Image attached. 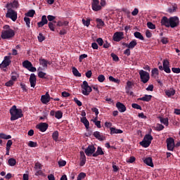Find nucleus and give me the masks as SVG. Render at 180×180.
Listing matches in <instances>:
<instances>
[{"label": "nucleus", "mask_w": 180, "mask_h": 180, "mask_svg": "<svg viewBox=\"0 0 180 180\" xmlns=\"http://www.w3.org/2000/svg\"><path fill=\"white\" fill-rule=\"evenodd\" d=\"M10 114L11 115V121L17 120L24 116L22 110L21 109H18L16 105H13L12 108L10 109Z\"/></svg>", "instance_id": "1"}, {"label": "nucleus", "mask_w": 180, "mask_h": 180, "mask_svg": "<svg viewBox=\"0 0 180 180\" xmlns=\"http://www.w3.org/2000/svg\"><path fill=\"white\" fill-rule=\"evenodd\" d=\"M153 140V137L152 136L151 134H146L143 141L140 142V146H141L143 148H148Z\"/></svg>", "instance_id": "2"}, {"label": "nucleus", "mask_w": 180, "mask_h": 180, "mask_svg": "<svg viewBox=\"0 0 180 180\" xmlns=\"http://www.w3.org/2000/svg\"><path fill=\"white\" fill-rule=\"evenodd\" d=\"M82 87V93L84 96L90 95V92L92 91V89L90 86H89V83L86 81H84L81 84Z\"/></svg>", "instance_id": "3"}, {"label": "nucleus", "mask_w": 180, "mask_h": 180, "mask_svg": "<svg viewBox=\"0 0 180 180\" xmlns=\"http://www.w3.org/2000/svg\"><path fill=\"white\" fill-rule=\"evenodd\" d=\"M160 70H164L165 72L169 74L171 73L170 66H169V60H162V65H160L158 66Z\"/></svg>", "instance_id": "4"}, {"label": "nucleus", "mask_w": 180, "mask_h": 180, "mask_svg": "<svg viewBox=\"0 0 180 180\" xmlns=\"http://www.w3.org/2000/svg\"><path fill=\"white\" fill-rule=\"evenodd\" d=\"M139 75L143 84H147V82L150 80V73L141 70L139 71Z\"/></svg>", "instance_id": "5"}, {"label": "nucleus", "mask_w": 180, "mask_h": 180, "mask_svg": "<svg viewBox=\"0 0 180 180\" xmlns=\"http://www.w3.org/2000/svg\"><path fill=\"white\" fill-rule=\"evenodd\" d=\"M7 13L6 15V18H11L13 22L16 21L18 18V13L15 10L7 8Z\"/></svg>", "instance_id": "6"}, {"label": "nucleus", "mask_w": 180, "mask_h": 180, "mask_svg": "<svg viewBox=\"0 0 180 180\" xmlns=\"http://www.w3.org/2000/svg\"><path fill=\"white\" fill-rule=\"evenodd\" d=\"M179 26V18L178 17H171L169 21V27L175 28Z\"/></svg>", "instance_id": "7"}, {"label": "nucleus", "mask_w": 180, "mask_h": 180, "mask_svg": "<svg viewBox=\"0 0 180 180\" xmlns=\"http://www.w3.org/2000/svg\"><path fill=\"white\" fill-rule=\"evenodd\" d=\"M14 36H15L14 30H6L2 32L1 38L3 39H8L14 37Z\"/></svg>", "instance_id": "8"}, {"label": "nucleus", "mask_w": 180, "mask_h": 180, "mask_svg": "<svg viewBox=\"0 0 180 180\" xmlns=\"http://www.w3.org/2000/svg\"><path fill=\"white\" fill-rule=\"evenodd\" d=\"M167 148L169 151H174L175 148V140L173 138L166 139Z\"/></svg>", "instance_id": "9"}, {"label": "nucleus", "mask_w": 180, "mask_h": 180, "mask_svg": "<svg viewBox=\"0 0 180 180\" xmlns=\"http://www.w3.org/2000/svg\"><path fill=\"white\" fill-rule=\"evenodd\" d=\"M96 148L94 145H89L87 148L85 149L84 153L87 155V157H91L94 154H95Z\"/></svg>", "instance_id": "10"}, {"label": "nucleus", "mask_w": 180, "mask_h": 180, "mask_svg": "<svg viewBox=\"0 0 180 180\" xmlns=\"http://www.w3.org/2000/svg\"><path fill=\"white\" fill-rule=\"evenodd\" d=\"M124 34L123 32H116L112 36V40L119 42L124 38Z\"/></svg>", "instance_id": "11"}, {"label": "nucleus", "mask_w": 180, "mask_h": 180, "mask_svg": "<svg viewBox=\"0 0 180 180\" xmlns=\"http://www.w3.org/2000/svg\"><path fill=\"white\" fill-rule=\"evenodd\" d=\"M91 8L94 11H99L102 9V7L100 6L99 0H93L91 3Z\"/></svg>", "instance_id": "12"}, {"label": "nucleus", "mask_w": 180, "mask_h": 180, "mask_svg": "<svg viewBox=\"0 0 180 180\" xmlns=\"http://www.w3.org/2000/svg\"><path fill=\"white\" fill-rule=\"evenodd\" d=\"M36 127L40 131L44 132L49 129V124L46 122H40L37 125Z\"/></svg>", "instance_id": "13"}, {"label": "nucleus", "mask_w": 180, "mask_h": 180, "mask_svg": "<svg viewBox=\"0 0 180 180\" xmlns=\"http://www.w3.org/2000/svg\"><path fill=\"white\" fill-rule=\"evenodd\" d=\"M51 99H53V98H51L49 92H46L45 95L41 96V101L42 103L46 104L50 102Z\"/></svg>", "instance_id": "14"}, {"label": "nucleus", "mask_w": 180, "mask_h": 180, "mask_svg": "<svg viewBox=\"0 0 180 180\" xmlns=\"http://www.w3.org/2000/svg\"><path fill=\"white\" fill-rule=\"evenodd\" d=\"M11 56H5L4 59L3 60V68H6L8 67V65H11Z\"/></svg>", "instance_id": "15"}, {"label": "nucleus", "mask_w": 180, "mask_h": 180, "mask_svg": "<svg viewBox=\"0 0 180 180\" xmlns=\"http://www.w3.org/2000/svg\"><path fill=\"white\" fill-rule=\"evenodd\" d=\"M30 82L32 87H35L37 84V78L36 75L34 73H32L30 77Z\"/></svg>", "instance_id": "16"}, {"label": "nucleus", "mask_w": 180, "mask_h": 180, "mask_svg": "<svg viewBox=\"0 0 180 180\" xmlns=\"http://www.w3.org/2000/svg\"><path fill=\"white\" fill-rule=\"evenodd\" d=\"M86 162L85 153L84 151H80V163L79 165L81 167H83L85 165V163Z\"/></svg>", "instance_id": "17"}, {"label": "nucleus", "mask_w": 180, "mask_h": 180, "mask_svg": "<svg viewBox=\"0 0 180 180\" xmlns=\"http://www.w3.org/2000/svg\"><path fill=\"white\" fill-rule=\"evenodd\" d=\"M47 23H48V20L46 18V15H42L41 20L39 21V22H37V26L39 27H43Z\"/></svg>", "instance_id": "18"}, {"label": "nucleus", "mask_w": 180, "mask_h": 180, "mask_svg": "<svg viewBox=\"0 0 180 180\" xmlns=\"http://www.w3.org/2000/svg\"><path fill=\"white\" fill-rule=\"evenodd\" d=\"M116 107L120 112H124L127 110L126 106L123 103H120V101H117Z\"/></svg>", "instance_id": "19"}, {"label": "nucleus", "mask_w": 180, "mask_h": 180, "mask_svg": "<svg viewBox=\"0 0 180 180\" xmlns=\"http://www.w3.org/2000/svg\"><path fill=\"white\" fill-rule=\"evenodd\" d=\"M93 136L97 139V140L100 141H105V137L103 136V135H102L101 134V132L99 131H94L93 134Z\"/></svg>", "instance_id": "20"}, {"label": "nucleus", "mask_w": 180, "mask_h": 180, "mask_svg": "<svg viewBox=\"0 0 180 180\" xmlns=\"http://www.w3.org/2000/svg\"><path fill=\"white\" fill-rule=\"evenodd\" d=\"M165 92L166 94V96L167 97H171L175 96V89L174 88H170L169 89L165 90Z\"/></svg>", "instance_id": "21"}, {"label": "nucleus", "mask_w": 180, "mask_h": 180, "mask_svg": "<svg viewBox=\"0 0 180 180\" xmlns=\"http://www.w3.org/2000/svg\"><path fill=\"white\" fill-rule=\"evenodd\" d=\"M143 162L146 164V165L150 166L152 168H153L154 167V163L153 162V159L151 157L146 158L145 160H143Z\"/></svg>", "instance_id": "22"}, {"label": "nucleus", "mask_w": 180, "mask_h": 180, "mask_svg": "<svg viewBox=\"0 0 180 180\" xmlns=\"http://www.w3.org/2000/svg\"><path fill=\"white\" fill-rule=\"evenodd\" d=\"M161 24L162 26L169 27V18H167V17L162 18Z\"/></svg>", "instance_id": "23"}, {"label": "nucleus", "mask_w": 180, "mask_h": 180, "mask_svg": "<svg viewBox=\"0 0 180 180\" xmlns=\"http://www.w3.org/2000/svg\"><path fill=\"white\" fill-rule=\"evenodd\" d=\"M105 155L104 151L101 148V146H98L97 151L95 152V153L93 155V157L97 158V157H98V155Z\"/></svg>", "instance_id": "24"}, {"label": "nucleus", "mask_w": 180, "mask_h": 180, "mask_svg": "<svg viewBox=\"0 0 180 180\" xmlns=\"http://www.w3.org/2000/svg\"><path fill=\"white\" fill-rule=\"evenodd\" d=\"M80 121L82 122V123L85 126L86 129H89L90 127V122L89 120H87L86 117H81Z\"/></svg>", "instance_id": "25"}, {"label": "nucleus", "mask_w": 180, "mask_h": 180, "mask_svg": "<svg viewBox=\"0 0 180 180\" xmlns=\"http://www.w3.org/2000/svg\"><path fill=\"white\" fill-rule=\"evenodd\" d=\"M110 134L111 135H113V134H122V133H123V131H122V129H116L115 127H110Z\"/></svg>", "instance_id": "26"}, {"label": "nucleus", "mask_w": 180, "mask_h": 180, "mask_svg": "<svg viewBox=\"0 0 180 180\" xmlns=\"http://www.w3.org/2000/svg\"><path fill=\"white\" fill-rule=\"evenodd\" d=\"M152 97V95L145 94L142 98H139V101L150 102L151 101Z\"/></svg>", "instance_id": "27"}, {"label": "nucleus", "mask_w": 180, "mask_h": 180, "mask_svg": "<svg viewBox=\"0 0 180 180\" xmlns=\"http://www.w3.org/2000/svg\"><path fill=\"white\" fill-rule=\"evenodd\" d=\"M6 8H18L19 7V2L18 1H13V3L7 4Z\"/></svg>", "instance_id": "28"}, {"label": "nucleus", "mask_w": 180, "mask_h": 180, "mask_svg": "<svg viewBox=\"0 0 180 180\" xmlns=\"http://www.w3.org/2000/svg\"><path fill=\"white\" fill-rule=\"evenodd\" d=\"M39 64L41 65H42L44 69H46L48 65H47V60L44 59V58H40L39 60Z\"/></svg>", "instance_id": "29"}, {"label": "nucleus", "mask_w": 180, "mask_h": 180, "mask_svg": "<svg viewBox=\"0 0 180 180\" xmlns=\"http://www.w3.org/2000/svg\"><path fill=\"white\" fill-rule=\"evenodd\" d=\"M22 67L26 68L27 70H29L30 67H32V63H30V60H24L22 62Z\"/></svg>", "instance_id": "30"}, {"label": "nucleus", "mask_w": 180, "mask_h": 180, "mask_svg": "<svg viewBox=\"0 0 180 180\" xmlns=\"http://www.w3.org/2000/svg\"><path fill=\"white\" fill-rule=\"evenodd\" d=\"M134 37L140 40H144L143 36L141 34L140 32H135L134 33Z\"/></svg>", "instance_id": "31"}, {"label": "nucleus", "mask_w": 180, "mask_h": 180, "mask_svg": "<svg viewBox=\"0 0 180 180\" xmlns=\"http://www.w3.org/2000/svg\"><path fill=\"white\" fill-rule=\"evenodd\" d=\"M35 14H36L35 10L32 9V10H29V11L27 13H25V15L27 17L33 18Z\"/></svg>", "instance_id": "32"}, {"label": "nucleus", "mask_w": 180, "mask_h": 180, "mask_svg": "<svg viewBox=\"0 0 180 180\" xmlns=\"http://www.w3.org/2000/svg\"><path fill=\"white\" fill-rule=\"evenodd\" d=\"M63 112L60 110H57L55 112V117L58 120L63 118Z\"/></svg>", "instance_id": "33"}, {"label": "nucleus", "mask_w": 180, "mask_h": 180, "mask_svg": "<svg viewBox=\"0 0 180 180\" xmlns=\"http://www.w3.org/2000/svg\"><path fill=\"white\" fill-rule=\"evenodd\" d=\"M96 21H97V23H98L97 24L98 28H101L102 27L105 26V22L101 19L97 18Z\"/></svg>", "instance_id": "34"}, {"label": "nucleus", "mask_w": 180, "mask_h": 180, "mask_svg": "<svg viewBox=\"0 0 180 180\" xmlns=\"http://www.w3.org/2000/svg\"><path fill=\"white\" fill-rule=\"evenodd\" d=\"M160 120L162 124L168 126L169 125V118L168 117H160Z\"/></svg>", "instance_id": "35"}, {"label": "nucleus", "mask_w": 180, "mask_h": 180, "mask_svg": "<svg viewBox=\"0 0 180 180\" xmlns=\"http://www.w3.org/2000/svg\"><path fill=\"white\" fill-rule=\"evenodd\" d=\"M69 22L68 21H58L57 22V27H63V26H68Z\"/></svg>", "instance_id": "36"}, {"label": "nucleus", "mask_w": 180, "mask_h": 180, "mask_svg": "<svg viewBox=\"0 0 180 180\" xmlns=\"http://www.w3.org/2000/svg\"><path fill=\"white\" fill-rule=\"evenodd\" d=\"M137 45V42L136 40H132L128 46L129 49H134V48Z\"/></svg>", "instance_id": "37"}, {"label": "nucleus", "mask_w": 180, "mask_h": 180, "mask_svg": "<svg viewBox=\"0 0 180 180\" xmlns=\"http://www.w3.org/2000/svg\"><path fill=\"white\" fill-rule=\"evenodd\" d=\"M8 164L9 166L13 167L16 165V160L13 158H11L8 160Z\"/></svg>", "instance_id": "38"}, {"label": "nucleus", "mask_w": 180, "mask_h": 180, "mask_svg": "<svg viewBox=\"0 0 180 180\" xmlns=\"http://www.w3.org/2000/svg\"><path fill=\"white\" fill-rule=\"evenodd\" d=\"M58 137H59V132L58 131H56L52 134V138L53 141L57 142L58 141Z\"/></svg>", "instance_id": "39"}, {"label": "nucleus", "mask_w": 180, "mask_h": 180, "mask_svg": "<svg viewBox=\"0 0 180 180\" xmlns=\"http://www.w3.org/2000/svg\"><path fill=\"white\" fill-rule=\"evenodd\" d=\"M72 70V73L75 76H76V77H81L82 76L81 73L78 71L77 69H76L75 67H73Z\"/></svg>", "instance_id": "40"}, {"label": "nucleus", "mask_w": 180, "mask_h": 180, "mask_svg": "<svg viewBox=\"0 0 180 180\" xmlns=\"http://www.w3.org/2000/svg\"><path fill=\"white\" fill-rule=\"evenodd\" d=\"M0 138L4 139V140H10L11 139V135H7L4 133L0 134Z\"/></svg>", "instance_id": "41"}, {"label": "nucleus", "mask_w": 180, "mask_h": 180, "mask_svg": "<svg viewBox=\"0 0 180 180\" xmlns=\"http://www.w3.org/2000/svg\"><path fill=\"white\" fill-rule=\"evenodd\" d=\"M37 39L39 43H42V41L46 39V37L41 34V32H39V35L37 36Z\"/></svg>", "instance_id": "42"}, {"label": "nucleus", "mask_w": 180, "mask_h": 180, "mask_svg": "<svg viewBox=\"0 0 180 180\" xmlns=\"http://www.w3.org/2000/svg\"><path fill=\"white\" fill-rule=\"evenodd\" d=\"M37 75L41 79H46V73L43 71H39L38 72Z\"/></svg>", "instance_id": "43"}, {"label": "nucleus", "mask_w": 180, "mask_h": 180, "mask_svg": "<svg viewBox=\"0 0 180 180\" xmlns=\"http://www.w3.org/2000/svg\"><path fill=\"white\" fill-rule=\"evenodd\" d=\"M13 75L11 76V80L13 81V82L15 84V82L16 81V79L18 78L19 75H18L17 72H13L12 73Z\"/></svg>", "instance_id": "44"}, {"label": "nucleus", "mask_w": 180, "mask_h": 180, "mask_svg": "<svg viewBox=\"0 0 180 180\" xmlns=\"http://www.w3.org/2000/svg\"><path fill=\"white\" fill-rule=\"evenodd\" d=\"M108 79H109V80H110V82H115V84H120V81L119 80V79H116V78H115V77H112V76H110V77H108Z\"/></svg>", "instance_id": "45"}, {"label": "nucleus", "mask_w": 180, "mask_h": 180, "mask_svg": "<svg viewBox=\"0 0 180 180\" xmlns=\"http://www.w3.org/2000/svg\"><path fill=\"white\" fill-rule=\"evenodd\" d=\"M98 118L97 117L93 120V122L95 124V125L98 127V129H101V121H97Z\"/></svg>", "instance_id": "46"}, {"label": "nucleus", "mask_w": 180, "mask_h": 180, "mask_svg": "<svg viewBox=\"0 0 180 180\" xmlns=\"http://www.w3.org/2000/svg\"><path fill=\"white\" fill-rule=\"evenodd\" d=\"M86 177V174L84 172H81L77 176V180H83Z\"/></svg>", "instance_id": "47"}, {"label": "nucleus", "mask_w": 180, "mask_h": 180, "mask_svg": "<svg viewBox=\"0 0 180 180\" xmlns=\"http://www.w3.org/2000/svg\"><path fill=\"white\" fill-rule=\"evenodd\" d=\"M27 146L31 148H36L37 147V143L33 142V141H30V142L27 143Z\"/></svg>", "instance_id": "48"}, {"label": "nucleus", "mask_w": 180, "mask_h": 180, "mask_svg": "<svg viewBox=\"0 0 180 180\" xmlns=\"http://www.w3.org/2000/svg\"><path fill=\"white\" fill-rule=\"evenodd\" d=\"M82 24L84 25V26H86V27H89L90 26V19H87L86 20H85L84 18H83L82 20Z\"/></svg>", "instance_id": "49"}, {"label": "nucleus", "mask_w": 180, "mask_h": 180, "mask_svg": "<svg viewBox=\"0 0 180 180\" xmlns=\"http://www.w3.org/2000/svg\"><path fill=\"white\" fill-rule=\"evenodd\" d=\"M146 26L148 27V28H149L150 30H155V25L153 24L150 22H147Z\"/></svg>", "instance_id": "50"}, {"label": "nucleus", "mask_w": 180, "mask_h": 180, "mask_svg": "<svg viewBox=\"0 0 180 180\" xmlns=\"http://www.w3.org/2000/svg\"><path fill=\"white\" fill-rule=\"evenodd\" d=\"M111 57H112V60H113L114 61H115V62L120 61V58H119V57H118L117 55H116V54L112 53H111Z\"/></svg>", "instance_id": "51"}, {"label": "nucleus", "mask_w": 180, "mask_h": 180, "mask_svg": "<svg viewBox=\"0 0 180 180\" xmlns=\"http://www.w3.org/2000/svg\"><path fill=\"white\" fill-rule=\"evenodd\" d=\"M105 79V77L104 75H100L98 76L97 77V80L99 82H103Z\"/></svg>", "instance_id": "52"}, {"label": "nucleus", "mask_w": 180, "mask_h": 180, "mask_svg": "<svg viewBox=\"0 0 180 180\" xmlns=\"http://www.w3.org/2000/svg\"><path fill=\"white\" fill-rule=\"evenodd\" d=\"M49 28L51 30V32H55V25L53 24V22H49Z\"/></svg>", "instance_id": "53"}, {"label": "nucleus", "mask_w": 180, "mask_h": 180, "mask_svg": "<svg viewBox=\"0 0 180 180\" xmlns=\"http://www.w3.org/2000/svg\"><path fill=\"white\" fill-rule=\"evenodd\" d=\"M165 129V126H163L162 124H157L156 125V130L160 131Z\"/></svg>", "instance_id": "54"}, {"label": "nucleus", "mask_w": 180, "mask_h": 180, "mask_svg": "<svg viewBox=\"0 0 180 180\" xmlns=\"http://www.w3.org/2000/svg\"><path fill=\"white\" fill-rule=\"evenodd\" d=\"M24 21L26 23L27 27L28 28H30V18L25 17V18H24Z\"/></svg>", "instance_id": "55"}, {"label": "nucleus", "mask_w": 180, "mask_h": 180, "mask_svg": "<svg viewBox=\"0 0 180 180\" xmlns=\"http://www.w3.org/2000/svg\"><path fill=\"white\" fill-rule=\"evenodd\" d=\"M34 169H36V171H37L39 169H41L42 166H41V163L40 162H36L35 165H34Z\"/></svg>", "instance_id": "56"}, {"label": "nucleus", "mask_w": 180, "mask_h": 180, "mask_svg": "<svg viewBox=\"0 0 180 180\" xmlns=\"http://www.w3.org/2000/svg\"><path fill=\"white\" fill-rule=\"evenodd\" d=\"M97 44L100 46H102L104 44V41L103 40V39L101 37L97 38Z\"/></svg>", "instance_id": "57"}, {"label": "nucleus", "mask_w": 180, "mask_h": 180, "mask_svg": "<svg viewBox=\"0 0 180 180\" xmlns=\"http://www.w3.org/2000/svg\"><path fill=\"white\" fill-rule=\"evenodd\" d=\"M132 108H134L136 110H142V107L137 103H132Z\"/></svg>", "instance_id": "58"}, {"label": "nucleus", "mask_w": 180, "mask_h": 180, "mask_svg": "<svg viewBox=\"0 0 180 180\" xmlns=\"http://www.w3.org/2000/svg\"><path fill=\"white\" fill-rule=\"evenodd\" d=\"M176 9H177L176 6H172V8H169L167 9V12L172 13L175 12L176 11Z\"/></svg>", "instance_id": "59"}, {"label": "nucleus", "mask_w": 180, "mask_h": 180, "mask_svg": "<svg viewBox=\"0 0 180 180\" xmlns=\"http://www.w3.org/2000/svg\"><path fill=\"white\" fill-rule=\"evenodd\" d=\"M172 72L175 74H179L180 73V68H172Z\"/></svg>", "instance_id": "60"}, {"label": "nucleus", "mask_w": 180, "mask_h": 180, "mask_svg": "<svg viewBox=\"0 0 180 180\" xmlns=\"http://www.w3.org/2000/svg\"><path fill=\"white\" fill-rule=\"evenodd\" d=\"M74 102L77 104V106H79V107L82 106V101H80L77 98H74Z\"/></svg>", "instance_id": "61"}, {"label": "nucleus", "mask_w": 180, "mask_h": 180, "mask_svg": "<svg viewBox=\"0 0 180 180\" xmlns=\"http://www.w3.org/2000/svg\"><path fill=\"white\" fill-rule=\"evenodd\" d=\"M88 57V55L87 54H82L79 56V63H82L83 59L86 58Z\"/></svg>", "instance_id": "62"}, {"label": "nucleus", "mask_w": 180, "mask_h": 180, "mask_svg": "<svg viewBox=\"0 0 180 180\" xmlns=\"http://www.w3.org/2000/svg\"><path fill=\"white\" fill-rule=\"evenodd\" d=\"M159 75V70L157 69V68H154L153 70H152V75Z\"/></svg>", "instance_id": "63"}, {"label": "nucleus", "mask_w": 180, "mask_h": 180, "mask_svg": "<svg viewBox=\"0 0 180 180\" xmlns=\"http://www.w3.org/2000/svg\"><path fill=\"white\" fill-rule=\"evenodd\" d=\"M66 164H67V162L65 160H60V161H58V165L60 167H64V166L66 165Z\"/></svg>", "instance_id": "64"}]
</instances>
